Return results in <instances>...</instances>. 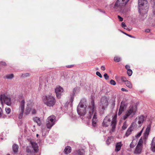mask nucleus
<instances>
[{
	"mask_svg": "<svg viewBox=\"0 0 155 155\" xmlns=\"http://www.w3.org/2000/svg\"><path fill=\"white\" fill-rule=\"evenodd\" d=\"M34 106V103L32 101L30 100L28 101L27 104V107L25 112H24L25 106V101L24 100H22L20 102L19 107V112L20 114L19 115V118L20 119L22 118L23 116V114L24 113V114L26 115L29 114L31 111V109Z\"/></svg>",
	"mask_w": 155,
	"mask_h": 155,
	"instance_id": "nucleus-1",
	"label": "nucleus"
},
{
	"mask_svg": "<svg viewBox=\"0 0 155 155\" xmlns=\"http://www.w3.org/2000/svg\"><path fill=\"white\" fill-rule=\"evenodd\" d=\"M87 118L91 119L92 116H93L92 119V125L93 127H96L97 125L98 121L97 113L95 109L94 104V101H91V105L90 106L89 108L87 110Z\"/></svg>",
	"mask_w": 155,
	"mask_h": 155,
	"instance_id": "nucleus-2",
	"label": "nucleus"
},
{
	"mask_svg": "<svg viewBox=\"0 0 155 155\" xmlns=\"http://www.w3.org/2000/svg\"><path fill=\"white\" fill-rule=\"evenodd\" d=\"M42 100L44 103L48 107H52L55 104L56 101L54 97L50 95L43 96Z\"/></svg>",
	"mask_w": 155,
	"mask_h": 155,
	"instance_id": "nucleus-3",
	"label": "nucleus"
},
{
	"mask_svg": "<svg viewBox=\"0 0 155 155\" xmlns=\"http://www.w3.org/2000/svg\"><path fill=\"white\" fill-rule=\"evenodd\" d=\"M139 12L140 14H144L148 11L147 2L146 0H138Z\"/></svg>",
	"mask_w": 155,
	"mask_h": 155,
	"instance_id": "nucleus-4",
	"label": "nucleus"
},
{
	"mask_svg": "<svg viewBox=\"0 0 155 155\" xmlns=\"http://www.w3.org/2000/svg\"><path fill=\"white\" fill-rule=\"evenodd\" d=\"M91 103L88 107L86 108V105L81 101L78 104L77 108V111L78 114L80 116H84L86 113L87 115V113L88 112L87 110L89 108L90 106L91 105Z\"/></svg>",
	"mask_w": 155,
	"mask_h": 155,
	"instance_id": "nucleus-5",
	"label": "nucleus"
},
{
	"mask_svg": "<svg viewBox=\"0 0 155 155\" xmlns=\"http://www.w3.org/2000/svg\"><path fill=\"white\" fill-rule=\"evenodd\" d=\"M0 100L1 103L3 105L5 103L8 106H10L12 104L11 98L10 96L5 94H2L0 96Z\"/></svg>",
	"mask_w": 155,
	"mask_h": 155,
	"instance_id": "nucleus-6",
	"label": "nucleus"
},
{
	"mask_svg": "<svg viewBox=\"0 0 155 155\" xmlns=\"http://www.w3.org/2000/svg\"><path fill=\"white\" fill-rule=\"evenodd\" d=\"M137 110L135 106H131L126 110L125 114L123 117V119L125 120L129 116L132 117L135 114Z\"/></svg>",
	"mask_w": 155,
	"mask_h": 155,
	"instance_id": "nucleus-7",
	"label": "nucleus"
},
{
	"mask_svg": "<svg viewBox=\"0 0 155 155\" xmlns=\"http://www.w3.org/2000/svg\"><path fill=\"white\" fill-rule=\"evenodd\" d=\"M129 0H117L114 5V8L119 10L122 7L125 6Z\"/></svg>",
	"mask_w": 155,
	"mask_h": 155,
	"instance_id": "nucleus-8",
	"label": "nucleus"
},
{
	"mask_svg": "<svg viewBox=\"0 0 155 155\" xmlns=\"http://www.w3.org/2000/svg\"><path fill=\"white\" fill-rule=\"evenodd\" d=\"M55 117L52 115L48 117L47 120L46 126L48 128L50 129L54 124Z\"/></svg>",
	"mask_w": 155,
	"mask_h": 155,
	"instance_id": "nucleus-9",
	"label": "nucleus"
},
{
	"mask_svg": "<svg viewBox=\"0 0 155 155\" xmlns=\"http://www.w3.org/2000/svg\"><path fill=\"white\" fill-rule=\"evenodd\" d=\"M109 98L107 97L104 96L102 97L100 103V107L102 109H104L108 104V101Z\"/></svg>",
	"mask_w": 155,
	"mask_h": 155,
	"instance_id": "nucleus-10",
	"label": "nucleus"
},
{
	"mask_svg": "<svg viewBox=\"0 0 155 155\" xmlns=\"http://www.w3.org/2000/svg\"><path fill=\"white\" fill-rule=\"evenodd\" d=\"M144 117L143 115H141L137 117L135 120V122L134 123L135 125L136 124L138 127H140L144 121Z\"/></svg>",
	"mask_w": 155,
	"mask_h": 155,
	"instance_id": "nucleus-11",
	"label": "nucleus"
},
{
	"mask_svg": "<svg viewBox=\"0 0 155 155\" xmlns=\"http://www.w3.org/2000/svg\"><path fill=\"white\" fill-rule=\"evenodd\" d=\"M143 143V140L140 138L137 145L134 153L136 154L140 153L141 152L142 148V144Z\"/></svg>",
	"mask_w": 155,
	"mask_h": 155,
	"instance_id": "nucleus-12",
	"label": "nucleus"
},
{
	"mask_svg": "<svg viewBox=\"0 0 155 155\" xmlns=\"http://www.w3.org/2000/svg\"><path fill=\"white\" fill-rule=\"evenodd\" d=\"M63 91V88L60 87H57L55 89V92L56 94V96L58 98H60Z\"/></svg>",
	"mask_w": 155,
	"mask_h": 155,
	"instance_id": "nucleus-13",
	"label": "nucleus"
},
{
	"mask_svg": "<svg viewBox=\"0 0 155 155\" xmlns=\"http://www.w3.org/2000/svg\"><path fill=\"white\" fill-rule=\"evenodd\" d=\"M127 104L125 102L123 101L121 103L120 108L119 110L118 115H120L126 109Z\"/></svg>",
	"mask_w": 155,
	"mask_h": 155,
	"instance_id": "nucleus-14",
	"label": "nucleus"
},
{
	"mask_svg": "<svg viewBox=\"0 0 155 155\" xmlns=\"http://www.w3.org/2000/svg\"><path fill=\"white\" fill-rule=\"evenodd\" d=\"M117 114H116L114 115L112 119L111 126L112 127V131H113L114 130L116 127L117 123Z\"/></svg>",
	"mask_w": 155,
	"mask_h": 155,
	"instance_id": "nucleus-15",
	"label": "nucleus"
},
{
	"mask_svg": "<svg viewBox=\"0 0 155 155\" xmlns=\"http://www.w3.org/2000/svg\"><path fill=\"white\" fill-rule=\"evenodd\" d=\"M110 119L108 116H107L104 119L103 125L104 127H107L110 123Z\"/></svg>",
	"mask_w": 155,
	"mask_h": 155,
	"instance_id": "nucleus-16",
	"label": "nucleus"
},
{
	"mask_svg": "<svg viewBox=\"0 0 155 155\" xmlns=\"http://www.w3.org/2000/svg\"><path fill=\"white\" fill-rule=\"evenodd\" d=\"M134 126V123H133L130 126V127L126 131V132L125 134V136L126 137H128L130 134L131 132L133 130V127Z\"/></svg>",
	"mask_w": 155,
	"mask_h": 155,
	"instance_id": "nucleus-17",
	"label": "nucleus"
},
{
	"mask_svg": "<svg viewBox=\"0 0 155 155\" xmlns=\"http://www.w3.org/2000/svg\"><path fill=\"white\" fill-rule=\"evenodd\" d=\"M31 144L35 152H37L38 150V146L37 143L34 142H31Z\"/></svg>",
	"mask_w": 155,
	"mask_h": 155,
	"instance_id": "nucleus-18",
	"label": "nucleus"
},
{
	"mask_svg": "<svg viewBox=\"0 0 155 155\" xmlns=\"http://www.w3.org/2000/svg\"><path fill=\"white\" fill-rule=\"evenodd\" d=\"M122 146V144L121 142L117 143L116 145L115 151L116 152L119 151L121 147Z\"/></svg>",
	"mask_w": 155,
	"mask_h": 155,
	"instance_id": "nucleus-19",
	"label": "nucleus"
},
{
	"mask_svg": "<svg viewBox=\"0 0 155 155\" xmlns=\"http://www.w3.org/2000/svg\"><path fill=\"white\" fill-rule=\"evenodd\" d=\"M84 153V150L83 149H81L75 151L74 155H83Z\"/></svg>",
	"mask_w": 155,
	"mask_h": 155,
	"instance_id": "nucleus-20",
	"label": "nucleus"
},
{
	"mask_svg": "<svg viewBox=\"0 0 155 155\" xmlns=\"http://www.w3.org/2000/svg\"><path fill=\"white\" fill-rule=\"evenodd\" d=\"M151 149L153 152H155V137L152 140L151 144Z\"/></svg>",
	"mask_w": 155,
	"mask_h": 155,
	"instance_id": "nucleus-21",
	"label": "nucleus"
},
{
	"mask_svg": "<svg viewBox=\"0 0 155 155\" xmlns=\"http://www.w3.org/2000/svg\"><path fill=\"white\" fill-rule=\"evenodd\" d=\"M71 151V148L70 146L66 147L64 150V152L66 154L70 153Z\"/></svg>",
	"mask_w": 155,
	"mask_h": 155,
	"instance_id": "nucleus-22",
	"label": "nucleus"
},
{
	"mask_svg": "<svg viewBox=\"0 0 155 155\" xmlns=\"http://www.w3.org/2000/svg\"><path fill=\"white\" fill-rule=\"evenodd\" d=\"M18 146L16 144H14L12 146V149L13 152L17 153L18 151Z\"/></svg>",
	"mask_w": 155,
	"mask_h": 155,
	"instance_id": "nucleus-23",
	"label": "nucleus"
},
{
	"mask_svg": "<svg viewBox=\"0 0 155 155\" xmlns=\"http://www.w3.org/2000/svg\"><path fill=\"white\" fill-rule=\"evenodd\" d=\"M34 120L37 123L38 125H41V123L40 119L39 118L36 117L34 118Z\"/></svg>",
	"mask_w": 155,
	"mask_h": 155,
	"instance_id": "nucleus-24",
	"label": "nucleus"
},
{
	"mask_svg": "<svg viewBox=\"0 0 155 155\" xmlns=\"http://www.w3.org/2000/svg\"><path fill=\"white\" fill-rule=\"evenodd\" d=\"M125 84L127 87L130 88H131L132 87V85L131 83L128 80L125 83Z\"/></svg>",
	"mask_w": 155,
	"mask_h": 155,
	"instance_id": "nucleus-25",
	"label": "nucleus"
},
{
	"mask_svg": "<svg viewBox=\"0 0 155 155\" xmlns=\"http://www.w3.org/2000/svg\"><path fill=\"white\" fill-rule=\"evenodd\" d=\"M14 77V75L13 74H10L7 75L5 76V78L7 79H11L13 78Z\"/></svg>",
	"mask_w": 155,
	"mask_h": 155,
	"instance_id": "nucleus-26",
	"label": "nucleus"
},
{
	"mask_svg": "<svg viewBox=\"0 0 155 155\" xmlns=\"http://www.w3.org/2000/svg\"><path fill=\"white\" fill-rule=\"evenodd\" d=\"M150 128L147 127L146 129L145 132L144 133V136L145 137L147 136L150 131Z\"/></svg>",
	"mask_w": 155,
	"mask_h": 155,
	"instance_id": "nucleus-27",
	"label": "nucleus"
},
{
	"mask_svg": "<svg viewBox=\"0 0 155 155\" xmlns=\"http://www.w3.org/2000/svg\"><path fill=\"white\" fill-rule=\"evenodd\" d=\"M35 106V105L34 104V106L32 107L31 110V113L33 114H36L37 111V109L34 107Z\"/></svg>",
	"mask_w": 155,
	"mask_h": 155,
	"instance_id": "nucleus-28",
	"label": "nucleus"
},
{
	"mask_svg": "<svg viewBox=\"0 0 155 155\" xmlns=\"http://www.w3.org/2000/svg\"><path fill=\"white\" fill-rule=\"evenodd\" d=\"M80 89L79 87H76L74 88L73 90V93L74 94L78 93L79 92Z\"/></svg>",
	"mask_w": 155,
	"mask_h": 155,
	"instance_id": "nucleus-29",
	"label": "nucleus"
},
{
	"mask_svg": "<svg viewBox=\"0 0 155 155\" xmlns=\"http://www.w3.org/2000/svg\"><path fill=\"white\" fill-rule=\"evenodd\" d=\"M136 144V143L135 141L133 140L130 145V147L131 148H134Z\"/></svg>",
	"mask_w": 155,
	"mask_h": 155,
	"instance_id": "nucleus-30",
	"label": "nucleus"
},
{
	"mask_svg": "<svg viewBox=\"0 0 155 155\" xmlns=\"http://www.w3.org/2000/svg\"><path fill=\"white\" fill-rule=\"evenodd\" d=\"M120 58L116 56L114 58V61H115L118 62L120 61Z\"/></svg>",
	"mask_w": 155,
	"mask_h": 155,
	"instance_id": "nucleus-31",
	"label": "nucleus"
},
{
	"mask_svg": "<svg viewBox=\"0 0 155 155\" xmlns=\"http://www.w3.org/2000/svg\"><path fill=\"white\" fill-rule=\"evenodd\" d=\"M112 137H108L107 138V140L106 141V143L107 144L109 145L110 143L112 141Z\"/></svg>",
	"mask_w": 155,
	"mask_h": 155,
	"instance_id": "nucleus-32",
	"label": "nucleus"
},
{
	"mask_svg": "<svg viewBox=\"0 0 155 155\" xmlns=\"http://www.w3.org/2000/svg\"><path fill=\"white\" fill-rule=\"evenodd\" d=\"M127 126L126 122L125 121L123 124V125L122 127V129L123 130H125L127 127Z\"/></svg>",
	"mask_w": 155,
	"mask_h": 155,
	"instance_id": "nucleus-33",
	"label": "nucleus"
},
{
	"mask_svg": "<svg viewBox=\"0 0 155 155\" xmlns=\"http://www.w3.org/2000/svg\"><path fill=\"white\" fill-rule=\"evenodd\" d=\"M122 82H124L125 83L127 81L126 78L124 76L121 77L120 78Z\"/></svg>",
	"mask_w": 155,
	"mask_h": 155,
	"instance_id": "nucleus-34",
	"label": "nucleus"
},
{
	"mask_svg": "<svg viewBox=\"0 0 155 155\" xmlns=\"http://www.w3.org/2000/svg\"><path fill=\"white\" fill-rule=\"evenodd\" d=\"M30 76V74L28 73H24L22 74V77H29Z\"/></svg>",
	"mask_w": 155,
	"mask_h": 155,
	"instance_id": "nucleus-35",
	"label": "nucleus"
},
{
	"mask_svg": "<svg viewBox=\"0 0 155 155\" xmlns=\"http://www.w3.org/2000/svg\"><path fill=\"white\" fill-rule=\"evenodd\" d=\"M5 110L7 114H9L10 113L11 110L10 108L9 107H7L5 108Z\"/></svg>",
	"mask_w": 155,
	"mask_h": 155,
	"instance_id": "nucleus-36",
	"label": "nucleus"
},
{
	"mask_svg": "<svg viewBox=\"0 0 155 155\" xmlns=\"http://www.w3.org/2000/svg\"><path fill=\"white\" fill-rule=\"evenodd\" d=\"M143 130V128L141 130V131L140 132H139L136 135V136H135L136 137H139L140 136L142 133Z\"/></svg>",
	"mask_w": 155,
	"mask_h": 155,
	"instance_id": "nucleus-37",
	"label": "nucleus"
},
{
	"mask_svg": "<svg viewBox=\"0 0 155 155\" xmlns=\"http://www.w3.org/2000/svg\"><path fill=\"white\" fill-rule=\"evenodd\" d=\"M127 74L129 76H130L132 74V71L131 69L128 70L127 71Z\"/></svg>",
	"mask_w": 155,
	"mask_h": 155,
	"instance_id": "nucleus-38",
	"label": "nucleus"
},
{
	"mask_svg": "<svg viewBox=\"0 0 155 155\" xmlns=\"http://www.w3.org/2000/svg\"><path fill=\"white\" fill-rule=\"evenodd\" d=\"M121 26L124 29H126V30L128 29V28H127L126 25L124 22H123L121 23Z\"/></svg>",
	"mask_w": 155,
	"mask_h": 155,
	"instance_id": "nucleus-39",
	"label": "nucleus"
},
{
	"mask_svg": "<svg viewBox=\"0 0 155 155\" xmlns=\"http://www.w3.org/2000/svg\"><path fill=\"white\" fill-rule=\"evenodd\" d=\"M110 83L111 84L114 85H115L116 84L115 81L113 80H111L110 81Z\"/></svg>",
	"mask_w": 155,
	"mask_h": 155,
	"instance_id": "nucleus-40",
	"label": "nucleus"
},
{
	"mask_svg": "<svg viewBox=\"0 0 155 155\" xmlns=\"http://www.w3.org/2000/svg\"><path fill=\"white\" fill-rule=\"evenodd\" d=\"M96 74L100 78H102V76L101 74L99 71H97L96 72Z\"/></svg>",
	"mask_w": 155,
	"mask_h": 155,
	"instance_id": "nucleus-41",
	"label": "nucleus"
},
{
	"mask_svg": "<svg viewBox=\"0 0 155 155\" xmlns=\"http://www.w3.org/2000/svg\"><path fill=\"white\" fill-rule=\"evenodd\" d=\"M104 77L105 79L107 80L108 79L109 77L106 73H105L104 74Z\"/></svg>",
	"mask_w": 155,
	"mask_h": 155,
	"instance_id": "nucleus-42",
	"label": "nucleus"
},
{
	"mask_svg": "<svg viewBox=\"0 0 155 155\" xmlns=\"http://www.w3.org/2000/svg\"><path fill=\"white\" fill-rule=\"evenodd\" d=\"M117 17H118V18L119 19V21H123V18H122L121 17H120L119 15H118Z\"/></svg>",
	"mask_w": 155,
	"mask_h": 155,
	"instance_id": "nucleus-43",
	"label": "nucleus"
},
{
	"mask_svg": "<svg viewBox=\"0 0 155 155\" xmlns=\"http://www.w3.org/2000/svg\"><path fill=\"white\" fill-rule=\"evenodd\" d=\"M0 64L2 65H3V66H6V63H5V62H3L2 61L0 62Z\"/></svg>",
	"mask_w": 155,
	"mask_h": 155,
	"instance_id": "nucleus-44",
	"label": "nucleus"
},
{
	"mask_svg": "<svg viewBox=\"0 0 155 155\" xmlns=\"http://www.w3.org/2000/svg\"><path fill=\"white\" fill-rule=\"evenodd\" d=\"M121 90L123 91H125L127 92H128V91L126 89H125L124 88H122L121 89Z\"/></svg>",
	"mask_w": 155,
	"mask_h": 155,
	"instance_id": "nucleus-45",
	"label": "nucleus"
},
{
	"mask_svg": "<svg viewBox=\"0 0 155 155\" xmlns=\"http://www.w3.org/2000/svg\"><path fill=\"white\" fill-rule=\"evenodd\" d=\"M130 68V66H129V65H126L125 66V68H126L127 70H130V69H129V68Z\"/></svg>",
	"mask_w": 155,
	"mask_h": 155,
	"instance_id": "nucleus-46",
	"label": "nucleus"
},
{
	"mask_svg": "<svg viewBox=\"0 0 155 155\" xmlns=\"http://www.w3.org/2000/svg\"><path fill=\"white\" fill-rule=\"evenodd\" d=\"M26 151L28 153L31 152V150L28 149V147L26 148Z\"/></svg>",
	"mask_w": 155,
	"mask_h": 155,
	"instance_id": "nucleus-47",
	"label": "nucleus"
},
{
	"mask_svg": "<svg viewBox=\"0 0 155 155\" xmlns=\"http://www.w3.org/2000/svg\"><path fill=\"white\" fill-rule=\"evenodd\" d=\"M101 69L102 70H103V71H104L105 70V67L104 66H102L101 67Z\"/></svg>",
	"mask_w": 155,
	"mask_h": 155,
	"instance_id": "nucleus-48",
	"label": "nucleus"
},
{
	"mask_svg": "<svg viewBox=\"0 0 155 155\" xmlns=\"http://www.w3.org/2000/svg\"><path fill=\"white\" fill-rule=\"evenodd\" d=\"M2 113V108L0 107V117L1 116Z\"/></svg>",
	"mask_w": 155,
	"mask_h": 155,
	"instance_id": "nucleus-49",
	"label": "nucleus"
},
{
	"mask_svg": "<svg viewBox=\"0 0 155 155\" xmlns=\"http://www.w3.org/2000/svg\"><path fill=\"white\" fill-rule=\"evenodd\" d=\"M150 31V30L149 29H147L145 30V31L147 32H149Z\"/></svg>",
	"mask_w": 155,
	"mask_h": 155,
	"instance_id": "nucleus-50",
	"label": "nucleus"
},
{
	"mask_svg": "<svg viewBox=\"0 0 155 155\" xmlns=\"http://www.w3.org/2000/svg\"><path fill=\"white\" fill-rule=\"evenodd\" d=\"M127 35L129 36H130V37H132V36H131V35H128V34H127Z\"/></svg>",
	"mask_w": 155,
	"mask_h": 155,
	"instance_id": "nucleus-51",
	"label": "nucleus"
},
{
	"mask_svg": "<svg viewBox=\"0 0 155 155\" xmlns=\"http://www.w3.org/2000/svg\"><path fill=\"white\" fill-rule=\"evenodd\" d=\"M114 102H115V100H114V104H115Z\"/></svg>",
	"mask_w": 155,
	"mask_h": 155,
	"instance_id": "nucleus-52",
	"label": "nucleus"
},
{
	"mask_svg": "<svg viewBox=\"0 0 155 155\" xmlns=\"http://www.w3.org/2000/svg\"><path fill=\"white\" fill-rule=\"evenodd\" d=\"M36 136H37V137H38V134H37Z\"/></svg>",
	"mask_w": 155,
	"mask_h": 155,
	"instance_id": "nucleus-53",
	"label": "nucleus"
},
{
	"mask_svg": "<svg viewBox=\"0 0 155 155\" xmlns=\"http://www.w3.org/2000/svg\"><path fill=\"white\" fill-rule=\"evenodd\" d=\"M7 155H10L9 154H8Z\"/></svg>",
	"mask_w": 155,
	"mask_h": 155,
	"instance_id": "nucleus-54",
	"label": "nucleus"
}]
</instances>
